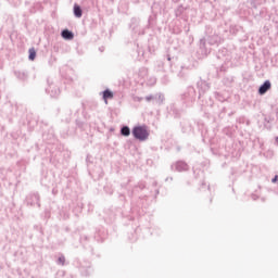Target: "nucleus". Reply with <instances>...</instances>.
<instances>
[{
    "label": "nucleus",
    "instance_id": "1",
    "mask_svg": "<svg viewBox=\"0 0 278 278\" xmlns=\"http://www.w3.org/2000/svg\"><path fill=\"white\" fill-rule=\"evenodd\" d=\"M132 136L136 140L144 142V140H149V130H147V126H135L132 128Z\"/></svg>",
    "mask_w": 278,
    "mask_h": 278
},
{
    "label": "nucleus",
    "instance_id": "2",
    "mask_svg": "<svg viewBox=\"0 0 278 278\" xmlns=\"http://www.w3.org/2000/svg\"><path fill=\"white\" fill-rule=\"evenodd\" d=\"M188 168H189L188 163L182 162V161H178L172 165V169L177 170L178 173H184V172L188 170Z\"/></svg>",
    "mask_w": 278,
    "mask_h": 278
},
{
    "label": "nucleus",
    "instance_id": "3",
    "mask_svg": "<svg viewBox=\"0 0 278 278\" xmlns=\"http://www.w3.org/2000/svg\"><path fill=\"white\" fill-rule=\"evenodd\" d=\"M270 80H265L264 84L258 88V94H266L270 90Z\"/></svg>",
    "mask_w": 278,
    "mask_h": 278
},
{
    "label": "nucleus",
    "instance_id": "4",
    "mask_svg": "<svg viewBox=\"0 0 278 278\" xmlns=\"http://www.w3.org/2000/svg\"><path fill=\"white\" fill-rule=\"evenodd\" d=\"M61 36L64 38V40H73V38H75V34L68 29L62 30Z\"/></svg>",
    "mask_w": 278,
    "mask_h": 278
},
{
    "label": "nucleus",
    "instance_id": "5",
    "mask_svg": "<svg viewBox=\"0 0 278 278\" xmlns=\"http://www.w3.org/2000/svg\"><path fill=\"white\" fill-rule=\"evenodd\" d=\"M47 91L49 92L50 97H59L60 94V88L55 86H50V88L47 89Z\"/></svg>",
    "mask_w": 278,
    "mask_h": 278
},
{
    "label": "nucleus",
    "instance_id": "6",
    "mask_svg": "<svg viewBox=\"0 0 278 278\" xmlns=\"http://www.w3.org/2000/svg\"><path fill=\"white\" fill-rule=\"evenodd\" d=\"M208 45H218L220 42V37L218 35H213L207 38Z\"/></svg>",
    "mask_w": 278,
    "mask_h": 278
},
{
    "label": "nucleus",
    "instance_id": "7",
    "mask_svg": "<svg viewBox=\"0 0 278 278\" xmlns=\"http://www.w3.org/2000/svg\"><path fill=\"white\" fill-rule=\"evenodd\" d=\"M84 12L81 11V7L75 4L74 5V15L76 16V18H81Z\"/></svg>",
    "mask_w": 278,
    "mask_h": 278
},
{
    "label": "nucleus",
    "instance_id": "8",
    "mask_svg": "<svg viewBox=\"0 0 278 278\" xmlns=\"http://www.w3.org/2000/svg\"><path fill=\"white\" fill-rule=\"evenodd\" d=\"M121 135H122V136H125L126 138H127L128 136H131V129H129V126H123V127L121 128Z\"/></svg>",
    "mask_w": 278,
    "mask_h": 278
},
{
    "label": "nucleus",
    "instance_id": "9",
    "mask_svg": "<svg viewBox=\"0 0 278 278\" xmlns=\"http://www.w3.org/2000/svg\"><path fill=\"white\" fill-rule=\"evenodd\" d=\"M113 97H114V93L110 89H106L103 91V99L105 101H108V99H113Z\"/></svg>",
    "mask_w": 278,
    "mask_h": 278
},
{
    "label": "nucleus",
    "instance_id": "10",
    "mask_svg": "<svg viewBox=\"0 0 278 278\" xmlns=\"http://www.w3.org/2000/svg\"><path fill=\"white\" fill-rule=\"evenodd\" d=\"M154 101L159 105H162L164 103V94L159 93V94L154 96Z\"/></svg>",
    "mask_w": 278,
    "mask_h": 278
},
{
    "label": "nucleus",
    "instance_id": "11",
    "mask_svg": "<svg viewBox=\"0 0 278 278\" xmlns=\"http://www.w3.org/2000/svg\"><path fill=\"white\" fill-rule=\"evenodd\" d=\"M28 53H29L28 60H30V61L36 60V49L30 48V49L28 50Z\"/></svg>",
    "mask_w": 278,
    "mask_h": 278
},
{
    "label": "nucleus",
    "instance_id": "12",
    "mask_svg": "<svg viewBox=\"0 0 278 278\" xmlns=\"http://www.w3.org/2000/svg\"><path fill=\"white\" fill-rule=\"evenodd\" d=\"M66 262V257H64V255L59 256L56 264H59L60 266H64Z\"/></svg>",
    "mask_w": 278,
    "mask_h": 278
},
{
    "label": "nucleus",
    "instance_id": "13",
    "mask_svg": "<svg viewBox=\"0 0 278 278\" xmlns=\"http://www.w3.org/2000/svg\"><path fill=\"white\" fill-rule=\"evenodd\" d=\"M31 197L35 199V201H37L38 207H40V194L34 193Z\"/></svg>",
    "mask_w": 278,
    "mask_h": 278
},
{
    "label": "nucleus",
    "instance_id": "14",
    "mask_svg": "<svg viewBox=\"0 0 278 278\" xmlns=\"http://www.w3.org/2000/svg\"><path fill=\"white\" fill-rule=\"evenodd\" d=\"M15 75H16L20 79H27V74H25V73L18 72V73H15Z\"/></svg>",
    "mask_w": 278,
    "mask_h": 278
},
{
    "label": "nucleus",
    "instance_id": "15",
    "mask_svg": "<svg viewBox=\"0 0 278 278\" xmlns=\"http://www.w3.org/2000/svg\"><path fill=\"white\" fill-rule=\"evenodd\" d=\"M201 86H202V88H204V90H200V94H201V92L202 93L205 92V90H210V86H207L206 83H202Z\"/></svg>",
    "mask_w": 278,
    "mask_h": 278
},
{
    "label": "nucleus",
    "instance_id": "16",
    "mask_svg": "<svg viewBox=\"0 0 278 278\" xmlns=\"http://www.w3.org/2000/svg\"><path fill=\"white\" fill-rule=\"evenodd\" d=\"M146 101H148V103H149L150 101H155V96H147V97H146Z\"/></svg>",
    "mask_w": 278,
    "mask_h": 278
},
{
    "label": "nucleus",
    "instance_id": "17",
    "mask_svg": "<svg viewBox=\"0 0 278 278\" xmlns=\"http://www.w3.org/2000/svg\"><path fill=\"white\" fill-rule=\"evenodd\" d=\"M278 181V175H276L273 179H271V184H277Z\"/></svg>",
    "mask_w": 278,
    "mask_h": 278
},
{
    "label": "nucleus",
    "instance_id": "18",
    "mask_svg": "<svg viewBox=\"0 0 278 278\" xmlns=\"http://www.w3.org/2000/svg\"><path fill=\"white\" fill-rule=\"evenodd\" d=\"M200 42L203 47H205V39H201Z\"/></svg>",
    "mask_w": 278,
    "mask_h": 278
},
{
    "label": "nucleus",
    "instance_id": "19",
    "mask_svg": "<svg viewBox=\"0 0 278 278\" xmlns=\"http://www.w3.org/2000/svg\"><path fill=\"white\" fill-rule=\"evenodd\" d=\"M167 60H168V62H170V55H167Z\"/></svg>",
    "mask_w": 278,
    "mask_h": 278
},
{
    "label": "nucleus",
    "instance_id": "20",
    "mask_svg": "<svg viewBox=\"0 0 278 278\" xmlns=\"http://www.w3.org/2000/svg\"><path fill=\"white\" fill-rule=\"evenodd\" d=\"M276 142H278V137H276Z\"/></svg>",
    "mask_w": 278,
    "mask_h": 278
}]
</instances>
